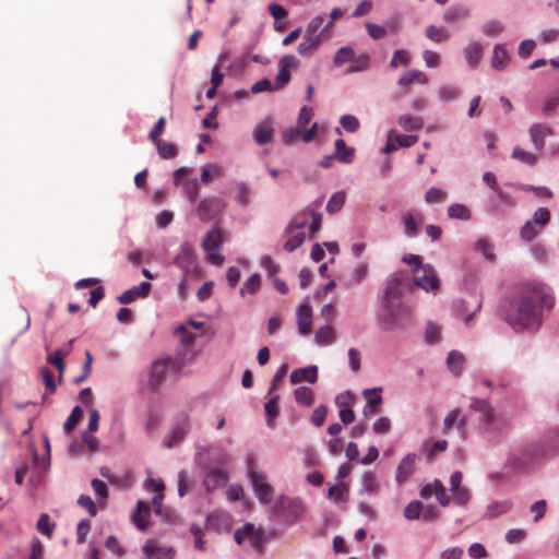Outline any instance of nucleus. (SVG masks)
I'll use <instances>...</instances> for the list:
<instances>
[{"mask_svg":"<svg viewBox=\"0 0 559 559\" xmlns=\"http://www.w3.org/2000/svg\"><path fill=\"white\" fill-rule=\"evenodd\" d=\"M150 514V504L139 500L136 503V512L133 514V523L140 531L147 528Z\"/></svg>","mask_w":559,"mask_h":559,"instance_id":"6ab92c4d","label":"nucleus"},{"mask_svg":"<svg viewBox=\"0 0 559 559\" xmlns=\"http://www.w3.org/2000/svg\"><path fill=\"white\" fill-rule=\"evenodd\" d=\"M261 287V276L259 274L251 275L240 288V295L242 297L247 295L255 294Z\"/></svg>","mask_w":559,"mask_h":559,"instance_id":"2f4dec72","label":"nucleus"},{"mask_svg":"<svg viewBox=\"0 0 559 559\" xmlns=\"http://www.w3.org/2000/svg\"><path fill=\"white\" fill-rule=\"evenodd\" d=\"M144 552L148 559H173V548L159 547L153 540H150L144 546Z\"/></svg>","mask_w":559,"mask_h":559,"instance_id":"aec40b11","label":"nucleus"},{"mask_svg":"<svg viewBox=\"0 0 559 559\" xmlns=\"http://www.w3.org/2000/svg\"><path fill=\"white\" fill-rule=\"evenodd\" d=\"M448 215L450 218L468 221L471 211L464 204L454 203L448 207Z\"/></svg>","mask_w":559,"mask_h":559,"instance_id":"72a5a7b5","label":"nucleus"},{"mask_svg":"<svg viewBox=\"0 0 559 559\" xmlns=\"http://www.w3.org/2000/svg\"><path fill=\"white\" fill-rule=\"evenodd\" d=\"M223 242V231L217 227L212 228L204 237L202 247L207 260L214 265H222L224 263V257L219 253Z\"/></svg>","mask_w":559,"mask_h":559,"instance_id":"20e7f679","label":"nucleus"},{"mask_svg":"<svg viewBox=\"0 0 559 559\" xmlns=\"http://www.w3.org/2000/svg\"><path fill=\"white\" fill-rule=\"evenodd\" d=\"M278 395H273L264 405L265 413L267 416L269 426L273 427L272 420L278 415Z\"/></svg>","mask_w":559,"mask_h":559,"instance_id":"ea45409f","label":"nucleus"},{"mask_svg":"<svg viewBox=\"0 0 559 559\" xmlns=\"http://www.w3.org/2000/svg\"><path fill=\"white\" fill-rule=\"evenodd\" d=\"M475 250L480 252L486 260L493 261L495 260V252H493V246L487 238H480L475 243Z\"/></svg>","mask_w":559,"mask_h":559,"instance_id":"e433bc0d","label":"nucleus"},{"mask_svg":"<svg viewBox=\"0 0 559 559\" xmlns=\"http://www.w3.org/2000/svg\"><path fill=\"white\" fill-rule=\"evenodd\" d=\"M83 415V409L80 407V406H75L70 416L67 418L64 425H63V429L67 431V432H70L71 430H73V428L78 425V423L80 421L81 417Z\"/></svg>","mask_w":559,"mask_h":559,"instance_id":"09e8293b","label":"nucleus"},{"mask_svg":"<svg viewBox=\"0 0 559 559\" xmlns=\"http://www.w3.org/2000/svg\"><path fill=\"white\" fill-rule=\"evenodd\" d=\"M550 221V212L546 207H539L535 211L533 215L532 223L539 227V229L544 228Z\"/></svg>","mask_w":559,"mask_h":559,"instance_id":"49530a36","label":"nucleus"},{"mask_svg":"<svg viewBox=\"0 0 559 559\" xmlns=\"http://www.w3.org/2000/svg\"><path fill=\"white\" fill-rule=\"evenodd\" d=\"M483 51H484V48H483L481 44H479L477 41L469 44L465 48V58H466L467 63L473 68L476 67L483 57Z\"/></svg>","mask_w":559,"mask_h":559,"instance_id":"393cba45","label":"nucleus"},{"mask_svg":"<svg viewBox=\"0 0 559 559\" xmlns=\"http://www.w3.org/2000/svg\"><path fill=\"white\" fill-rule=\"evenodd\" d=\"M530 138L537 151H542L545 147V138L554 134V130L546 123H534L531 126Z\"/></svg>","mask_w":559,"mask_h":559,"instance_id":"f8f14e48","label":"nucleus"},{"mask_svg":"<svg viewBox=\"0 0 559 559\" xmlns=\"http://www.w3.org/2000/svg\"><path fill=\"white\" fill-rule=\"evenodd\" d=\"M313 116V110L310 107L304 106L300 109L298 121H297V128L305 129V127L310 122Z\"/></svg>","mask_w":559,"mask_h":559,"instance_id":"e2e57ef3","label":"nucleus"},{"mask_svg":"<svg viewBox=\"0 0 559 559\" xmlns=\"http://www.w3.org/2000/svg\"><path fill=\"white\" fill-rule=\"evenodd\" d=\"M280 72L275 79L274 90L277 91L290 81V69L298 67V60L293 55L283 56L278 61Z\"/></svg>","mask_w":559,"mask_h":559,"instance_id":"1a4fd4ad","label":"nucleus"},{"mask_svg":"<svg viewBox=\"0 0 559 559\" xmlns=\"http://www.w3.org/2000/svg\"><path fill=\"white\" fill-rule=\"evenodd\" d=\"M78 503L80 507L84 508L91 516H95L97 514L96 504L91 497L82 495L79 497Z\"/></svg>","mask_w":559,"mask_h":559,"instance_id":"680f3d73","label":"nucleus"},{"mask_svg":"<svg viewBox=\"0 0 559 559\" xmlns=\"http://www.w3.org/2000/svg\"><path fill=\"white\" fill-rule=\"evenodd\" d=\"M559 106V91H557L554 95L548 97L543 106V114L545 116H549L552 114L557 107Z\"/></svg>","mask_w":559,"mask_h":559,"instance_id":"4d7b16f0","label":"nucleus"},{"mask_svg":"<svg viewBox=\"0 0 559 559\" xmlns=\"http://www.w3.org/2000/svg\"><path fill=\"white\" fill-rule=\"evenodd\" d=\"M341 126L348 132H356L359 129V121L355 116L345 115L341 118Z\"/></svg>","mask_w":559,"mask_h":559,"instance_id":"13d9d810","label":"nucleus"},{"mask_svg":"<svg viewBox=\"0 0 559 559\" xmlns=\"http://www.w3.org/2000/svg\"><path fill=\"white\" fill-rule=\"evenodd\" d=\"M190 429L189 418L187 415L182 417L180 421L173 428L168 441L167 447L173 448L177 445L180 441H182Z\"/></svg>","mask_w":559,"mask_h":559,"instance_id":"2eb2a0df","label":"nucleus"},{"mask_svg":"<svg viewBox=\"0 0 559 559\" xmlns=\"http://www.w3.org/2000/svg\"><path fill=\"white\" fill-rule=\"evenodd\" d=\"M433 488H435V496L438 500V502L442 507H447L450 503V497L448 496L445 491V487L439 479H435L433 481Z\"/></svg>","mask_w":559,"mask_h":559,"instance_id":"8fccbe9b","label":"nucleus"},{"mask_svg":"<svg viewBox=\"0 0 559 559\" xmlns=\"http://www.w3.org/2000/svg\"><path fill=\"white\" fill-rule=\"evenodd\" d=\"M414 282L415 284L424 289L427 293H433L437 292L440 287V280L438 277L436 269L430 265L426 264L425 266H421V270L419 273H415Z\"/></svg>","mask_w":559,"mask_h":559,"instance_id":"423d86ee","label":"nucleus"},{"mask_svg":"<svg viewBox=\"0 0 559 559\" xmlns=\"http://www.w3.org/2000/svg\"><path fill=\"white\" fill-rule=\"evenodd\" d=\"M346 488L343 485H336L329 488V498H331L335 503H342L346 501Z\"/></svg>","mask_w":559,"mask_h":559,"instance_id":"603ef678","label":"nucleus"},{"mask_svg":"<svg viewBox=\"0 0 559 559\" xmlns=\"http://www.w3.org/2000/svg\"><path fill=\"white\" fill-rule=\"evenodd\" d=\"M346 193L344 191H337L333 193L328 201L326 212L330 214H335L342 210L345 204Z\"/></svg>","mask_w":559,"mask_h":559,"instance_id":"c756f323","label":"nucleus"},{"mask_svg":"<svg viewBox=\"0 0 559 559\" xmlns=\"http://www.w3.org/2000/svg\"><path fill=\"white\" fill-rule=\"evenodd\" d=\"M511 157L528 166H535L538 162L536 154L527 152L520 146L513 148Z\"/></svg>","mask_w":559,"mask_h":559,"instance_id":"bb28decb","label":"nucleus"},{"mask_svg":"<svg viewBox=\"0 0 559 559\" xmlns=\"http://www.w3.org/2000/svg\"><path fill=\"white\" fill-rule=\"evenodd\" d=\"M297 323L301 334H308L312 326V311L309 305L302 304L298 307Z\"/></svg>","mask_w":559,"mask_h":559,"instance_id":"dca6fc26","label":"nucleus"},{"mask_svg":"<svg viewBox=\"0 0 559 559\" xmlns=\"http://www.w3.org/2000/svg\"><path fill=\"white\" fill-rule=\"evenodd\" d=\"M441 338V328L435 322H428L425 331V340L428 344L435 345Z\"/></svg>","mask_w":559,"mask_h":559,"instance_id":"f704fd0d","label":"nucleus"},{"mask_svg":"<svg viewBox=\"0 0 559 559\" xmlns=\"http://www.w3.org/2000/svg\"><path fill=\"white\" fill-rule=\"evenodd\" d=\"M354 59H355L354 50L349 47H342L336 51V53L333 58V63H334V66L340 67V66L344 64L345 62L353 61Z\"/></svg>","mask_w":559,"mask_h":559,"instance_id":"58836bf2","label":"nucleus"},{"mask_svg":"<svg viewBox=\"0 0 559 559\" xmlns=\"http://www.w3.org/2000/svg\"><path fill=\"white\" fill-rule=\"evenodd\" d=\"M552 306L554 297L546 285L525 283L514 288L501 305V310L507 323L514 330H537L542 324L544 310H549Z\"/></svg>","mask_w":559,"mask_h":559,"instance_id":"f257e3e1","label":"nucleus"},{"mask_svg":"<svg viewBox=\"0 0 559 559\" xmlns=\"http://www.w3.org/2000/svg\"><path fill=\"white\" fill-rule=\"evenodd\" d=\"M222 169L219 166L214 164L205 165L201 173V182L204 185L210 183L214 176H221Z\"/></svg>","mask_w":559,"mask_h":559,"instance_id":"a18cd8bd","label":"nucleus"},{"mask_svg":"<svg viewBox=\"0 0 559 559\" xmlns=\"http://www.w3.org/2000/svg\"><path fill=\"white\" fill-rule=\"evenodd\" d=\"M248 473L253 486L254 492L261 503H269L273 497V490L263 473L253 468V460L249 461Z\"/></svg>","mask_w":559,"mask_h":559,"instance_id":"39448f33","label":"nucleus"},{"mask_svg":"<svg viewBox=\"0 0 559 559\" xmlns=\"http://www.w3.org/2000/svg\"><path fill=\"white\" fill-rule=\"evenodd\" d=\"M414 83L427 84L428 78L426 73L420 70H409L405 72L397 81L400 86H408Z\"/></svg>","mask_w":559,"mask_h":559,"instance_id":"4be33fe9","label":"nucleus"},{"mask_svg":"<svg viewBox=\"0 0 559 559\" xmlns=\"http://www.w3.org/2000/svg\"><path fill=\"white\" fill-rule=\"evenodd\" d=\"M335 338V330L332 325L326 324L321 326L316 332V340L319 345L326 346L330 345Z\"/></svg>","mask_w":559,"mask_h":559,"instance_id":"c85d7f7f","label":"nucleus"},{"mask_svg":"<svg viewBox=\"0 0 559 559\" xmlns=\"http://www.w3.org/2000/svg\"><path fill=\"white\" fill-rule=\"evenodd\" d=\"M426 36L435 43L447 41L450 37L445 28L435 25H430L426 28Z\"/></svg>","mask_w":559,"mask_h":559,"instance_id":"c9c22d12","label":"nucleus"},{"mask_svg":"<svg viewBox=\"0 0 559 559\" xmlns=\"http://www.w3.org/2000/svg\"><path fill=\"white\" fill-rule=\"evenodd\" d=\"M295 400L298 404L311 406L314 401L313 392L310 388L299 386L294 392Z\"/></svg>","mask_w":559,"mask_h":559,"instance_id":"473e14b6","label":"nucleus"},{"mask_svg":"<svg viewBox=\"0 0 559 559\" xmlns=\"http://www.w3.org/2000/svg\"><path fill=\"white\" fill-rule=\"evenodd\" d=\"M323 40L321 35L305 33L304 40L298 45V53L301 57H311L319 49Z\"/></svg>","mask_w":559,"mask_h":559,"instance_id":"ddd939ff","label":"nucleus"},{"mask_svg":"<svg viewBox=\"0 0 559 559\" xmlns=\"http://www.w3.org/2000/svg\"><path fill=\"white\" fill-rule=\"evenodd\" d=\"M448 193L439 188H430L425 194V201L429 204L443 203Z\"/></svg>","mask_w":559,"mask_h":559,"instance_id":"a19ab883","label":"nucleus"},{"mask_svg":"<svg viewBox=\"0 0 559 559\" xmlns=\"http://www.w3.org/2000/svg\"><path fill=\"white\" fill-rule=\"evenodd\" d=\"M397 123L405 131H418L424 127V120L421 117L408 114L401 115L397 119Z\"/></svg>","mask_w":559,"mask_h":559,"instance_id":"5701e85b","label":"nucleus"},{"mask_svg":"<svg viewBox=\"0 0 559 559\" xmlns=\"http://www.w3.org/2000/svg\"><path fill=\"white\" fill-rule=\"evenodd\" d=\"M394 141L399 147H411L412 145L416 144L418 141L417 135L413 134H397L394 136Z\"/></svg>","mask_w":559,"mask_h":559,"instance_id":"052dcab7","label":"nucleus"},{"mask_svg":"<svg viewBox=\"0 0 559 559\" xmlns=\"http://www.w3.org/2000/svg\"><path fill=\"white\" fill-rule=\"evenodd\" d=\"M408 281L407 272L396 271L389 275L384 283L380 316L388 329L403 324L411 318V308L402 301V295L408 286Z\"/></svg>","mask_w":559,"mask_h":559,"instance_id":"f03ea898","label":"nucleus"},{"mask_svg":"<svg viewBox=\"0 0 559 559\" xmlns=\"http://www.w3.org/2000/svg\"><path fill=\"white\" fill-rule=\"evenodd\" d=\"M335 156L340 162L349 164L354 159V148L347 147L345 141L338 139L335 141Z\"/></svg>","mask_w":559,"mask_h":559,"instance_id":"a878e982","label":"nucleus"},{"mask_svg":"<svg viewBox=\"0 0 559 559\" xmlns=\"http://www.w3.org/2000/svg\"><path fill=\"white\" fill-rule=\"evenodd\" d=\"M411 63L409 53L406 50L400 49L393 53L390 66L397 68L399 66L407 67Z\"/></svg>","mask_w":559,"mask_h":559,"instance_id":"de8ad7c7","label":"nucleus"},{"mask_svg":"<svg viewBox=\"0 0 559 559\" xmlns=\"http://www.w3.org/2000/svg\"><path fill=\"white\" fill-rule=\"evenodd\" d=\"M453 492L454 502L459 506H465L471 498L469 490L465 487H461L455 489Z\"/></svg>","mask_w":559,"mask_h":559,"instance_id":"338daca9","label":"nucleus"},{"mask_svg":"<svg viewBox=\"0 0 559 559\" xmlns=\"http://www.w3.org/2000/svg\"><path fill=\"white\" fill-rule=\"evenodd\" d=\"M423 512V504L420 501H412L409 502L405 510L404 515L407 520H417L419 519Z\"/></svg>","mask_w":559,"mask_h":559,"instance_id":"3c124183","label":"nucleus"},{"mask_svg":"<svg viewBox=\"0 0 559 559\" xmlns=\"http://www.w3.org/2000/svg\"><path fill=\"white\" fill-rule=\"evenodd\" d=\"M471 407L484 414L488 421L493 418V411L486 400L473 399Z\"/></svg>","mask_w":559,"mask_h":559,"instance_id":"37998d69","label":"nucleus"},{"mask_svg":"<svg viewBox=\"0 0 559 559\" xmlns=\"http://www.w3.org/2000/svg\"><path fill=\"white\" fill-rule=\"evenodd\" d=\"M91 530V522L88 520H81L76 527V540L79 544H83Z\"/></svg>","mask_w":559,"mask_h":559,"instance_id":"0e129e2a","label":"nucleus"},{"mask_svg":"<svg viewBox=\"0 0 559 559\" xmlns=\"http://www.w3.org/2000/svg\"><path fill=\"white\" fill-rule=\"evenodd\" d=\"M538 235L536 226L532 222H526L521 228V238L526 241L533 240Z\"/></svg>","mask_w":559,"mask_h":559,"instance_id":"69168bd1","label":"nucleus"},{"mask_svg":"<svg viewBox=\"0 0 559 559\" xmlns=\"http://www.w3.org/2000/svg\"><path fill=\"white\" fill-rule=\"evenodd\" d=\"M414 468H415V455L407 454L405 457L402 459V461L400 462V464L397 466L396 481L400 484L405 483L413 474Z\"/></svg>","mask_w":559,"mask_h":559,"instance_id":"a211bd4d","label":"nucleus"},{"mask_svg":"<svg viewBox=\"0 0 559 559\" xmlns=\"http://www.w3.org/2000/svg\"><path fill=\"white\" fill-rule=\"evenodd\" d=\"M504 29V26L499 21H489L483 26V32L490 37L498 36Z\"/></svg>","mask_w":559,"mask_h":559,"instance_id":"864d4df0","label":"nucleus"},{"mask_svg":"<svg viewBox=\"0 0 559 559\" xmlns=\"http://www.w3.org/2000/svg\"><path fill=\"white\" fill-rule=\"evenodd\" d=\"M378 481L377 477L373 473H365L362 476V487L361 491L367 492L369 495L376 493L378 491Z\"/></svg>","mask_w":559,"mask_h":559,"instance_id":"c03bdc74","label":"nucleus"},{"mask_svg":"<svg viewBox=\"0 0 559 559\" xmlns=\"http://www.w3.org/2000/svg\"><path fill=\"white\" fill-rule=\"evenodd\" d=\"M318 380V369L316 366H308L306 368L294 370L290 373V382L293 384L307 381L309 383H316Z\"/></svg>","mask_w":559,"mask_h":559,"instance_id":"f3484780","label":"nucleus"},{"mask_svg":"<svg viewBox=\"0 0 559 559\" xmlns=\"http://www.w3.org/2000/svg\"><path fill=\"white\" fill-rule=\"evenodd\" d=\"M460 96V90L456 86H442L439 90V97L443 102H451Z\"/></svg>","mask_w":559,"mask_h":559,"instance_id":"5fc2aeb1","label":"nucleus"},{"mask_svg":"<svg viewBox=\"0 0 559 559\" xmlns=\"http://www.w3.org/2000/svg\"><path fill=\"white\" fill-rule=\"evenodd\" d=\"M174 262L186 272L193 269L195 266V250L193 246L189 242H183Z\"/></svg>","mask_w":559,"mask_h":559,"instance_id":"9b49d317","label":"nucleus"},{"mask_svg":"<svg viewBox=\"0 0 559 559\" xmlns=\"http://www.w3.org/2000/svg\"><path fill=\"white\" fill-rule=\"evenodd\" d=\"M192 352H175L174 355H166L152 364L148 386L156 391L163 383L165 377L178 372L187 364V354Z\"/></svg>","mask_w":559,"mask_h":559,"instance_id":"7ed1b4c3","label":"nucleus"},{"mask_svg":"<svg viewBox=\"0 0 559 559\" xmlns=\"http://www.w3.org/2000/svg\"><path fill=\"white\" fill-rule=\"evenodd\" d=\"M152 285L148 282H142L140 285L134 286L123 292L119 297L118 301L123 305L133 302L140 297H146L151 290Z\"/></svg>","mask_w":559,"mask_h":559,"instance_id":"4468645a","label":"nucleus"},{"mask_svg":"<svg viewBox=\"0 0 559 559\" xmlns=\"http://www.w3.org/2000/svg\"><path fill=\"white\" fill-rule=\"evenodd\" d=\"M153 143L156 145L159 156L164 159L175 158L178 154V147L173 143H168L163 140H158Z\"/></svg>","mask_w":559,"mask_h":559,"instance_id":"7c9ffc66","label":"nucleus"},{"mask_svg":"<svg viewBox=\"0 0 559 559\" xmlns=\"http://www.w3.org/2000/svg\"><path fill=\"white\" fill-rule=\"evenodd\" d=\"M55 526H56L55 523L50 522V518L46 513H43L39 516V519L37 521V525H36L38 532L41 533L43 535L47 536L48 538H50L52 536Z\"/></svg>","mask_w":559,"mask_h":559,"instance_id":"4c0bfd02","label":"nucleus"},{"mask_svg":"<svg viewBox=\"0 0 559 559\" xmlns=\"http://www.w3.org/2000/svg\"><path fill=\"white\" fill-rule=\"evenodd\" d=\"M509 61V53L504 46L496 45L493 48V56L491 60V64L495 69L501 70L503 69Z\"/></svg>","mask_w":559,"mask_h":559,"instance_id":"cd10ccee","label":"nucleus"},{"mask_svg":"<svg viewBox=\"0 0 559 559\" xmlns=\"http://www.w3.org/2000/svg\"><path fill=\"white\" fill-rule=\"evenodd\" d=\"M225 207V203L216 197L206 198L198 205V216L204 222H209L218 216Z\"/></svg>","mask_w":559,"mask_h":559,"instance_id":"6e6552de","label":"nucleus"},{"mask_svg":"<svg viewBox=\"0 0 559 559\" xmlns=\"http://www.w3.org/2000/svg\"><path fill=\"white\" fill-rule=\"evenodd\" d=\"M372 429L379 435L386 433L391 429V420L388 417H380L373 424Z\"/></svg>","mask_w":559,"mask_h":559,"instance_id":"774afa93","label":"nucleus"},{"mask_svg":"<svg viewBox=\"0 0 559 559\" xmlns=\"http://www.w3.org/2000/svg\"><path fill=\"white\" fill-rule=\"evenodd\" d=\"M234 539L238 545L248 540L252 548L260 550L263 544V533L255 530L252 524L246 523L241 528L235 532Z\"/></svg>","mask_w":559,"mask_h":559,"instance_id":"0eeeda50","label":"nucleus"},{"mask_svg":"<svg viewBox=\"0 0 559 559\" xmlns=\"http://www.w3.org/2000/svg\"><path fill=\"white\" fill-rule=\"evenodd\" d=\"M273 135L274 129L270 123L266 122L257 124L253 130L254 141L260 145L270 143L273 140Z\"/></svg>","mask_w":559,"mask_h":559,"instance_id":"412c9836","label":"nucleus"},{"mask_svg":"<svg viewBox=\"0 0 559 559\" xmlns=\"http://www.w3.org/2000/svg\"><path fill=\"white\" fill-rule=\"evenodd\" d=\"M381 388H373V389H366L364 391V396L367 400V405L371 407H378L382 404V397H381Z\"/></svg>","mask_w":559,"mask_h":559,"instance_id":"79ce46f5","label":"nucleus"},{"mask_svg":"<svg viewBox=\"0 0 559 559\" xmlns=\"http://www.w3.org/2000/svg\"><path fill=\"white\" fill-rule=\"evenodd\" d=\"M305 239L306 236L304 233L296 234L284 243V249L287 252H292L296 250L298 247H300L304 243Z\"/></svg>","mask_w":559,"mask_h":559,"instance_id":"bf43d9fd","label":"nucleus"},{"mask_svg":"<svg viewBox=\"0 0 559 559\" xmlns=\"http://www.w3.org/2000/svg\"><path fill=\"white\" fill-rule=\"evenodd\" d=\"M365 26L368 35L374 40L381 39L386 35L385 28L381 25L368 22Z\"/></svg>","mask_w":559,"mask_h":559,"instance_id":"6e6d98bb","label":"nucleus"},{"mask_svg":"<svg viewBox=\"0 0 559 559\" xmlns=\"http://www.w3.org/2000/svg\"><path fill=\"white\" fill-rule=\"evenodd\" d=\"M465 358L461 352H449L447 366L455 376L461 374L464 367Z\"/></svg>","mask_w":559,"mask_h":559,"instance_id":"b1692460","label":"nucleus"},{"mask_svg":"<svg viewBox=\"0 0 559 559\" xmlns=\"http://www.w3.org/2000/svg\"><path fill=\"white\" fill-rule=\"evenodd\" d=\"M228 481V474L226 471L215 467L210 469L204 477L205 490L210 493L217 488L224 487Z\"/></svg>","mask_w":559,"mask_h":559,"instance_id":"9d476101","label":"nucleus"}]
</instances>
